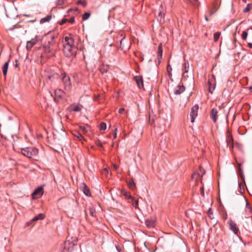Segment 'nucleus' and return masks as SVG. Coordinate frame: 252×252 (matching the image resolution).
I'll list each match as a JSON object with an SVG mask.
<instances>
[{
    "mask_svg": "<svg viewBox=\"0 0 252 252\" xmlns=\"http://www.w3.org/2000/svg\"><path fill=\"white\" fill-rule=\"evenodd\" d=\"M198 109L199 107L197 104L194 105L191 108V111L190 112V117L191 118L190 121L191 123H193L194 122L195 118L197 116Z\"/></svg>",
    "mask_w": 252,
    "mask_h": 252,
    "instance_id": "obj_9",
    "label": "nucleus"
},
{
    "mask_svg": "<svg viewBox=\"0 0 252 252\" xmlns=\"http://www.w3.org/2000/svg\"><path fill=\"white\" fill-rule=\"evenodd\" d=\"M226 141L227 145L229 147V149H232L233 148V139L232 135L229 133L227 134Z\"/></svg>",
    "mask_w": 252,
    "mask_h": 252,
    "instance_id": "obj_12",
    "label": "nucleus"
},
{
    "mask_svg": "<svg viewBox=\"0 0 252 252\" xmlns=\"http://www.w3.org/2000/svg\"><path fill=\"white\" fill-rule=\"evenodd\" d=\"M43 187L44 185H41L34 190L32 194L33 199H37L42 196L44 193Z\"/></svg>",
    "mask_w": 252,
    "mask_h": 252,
    "instance_id": "obj_7",
    "label": "nucleus"
},
{
    "mask_svg": "<svg viewBox=\"0 0 252 252\" xmlns=\"http://www.w3.org/2000/svg\"><path fill=\"white\" fill-rule=\"evenodd\" d=\"M83 191L84 193L87 196H89L91 195L90 190L85 184H83Z\"/></svg>",
    "mask_w": 252,
    "mask_h": 252,
    "instance_id": "obj_21",
    "label": "nucleus"
},
{
    "mask_svg": "<svg viewBox=\"0 0 252 252\" xmlns=\"http://www.w3.org/2000/svg\"><path fill=\"white\" fill-rule=\"evenodd\" d=\"M131 199V203L134 207L135 208H137L138 206V200L136 199L135 198L132 197Z\"/></svg>",
    "mask_w": 252,
    "mask_h": 252,
    "instance_id": "obj_29",
    "label": "nucleus"
},
{
    "mask_svg": "<svg viewBox=\"0 0 252 252\" xmlns=\"http://www.w3.org/2000/svg\"><path fill=\"white\" fill-rule=\"evenodd\" d=\"M250 29H251V30H252V27H251L250 28Z\"/></svg>",
    "mask_w": 252,
    "mask_h": 252,
    "instance_id": "obj_63",
    "label": "nucleus"
},
{
    "mask_svg": "<svg viewBox=\"0 0 252 252\" xmlns=\"http://www.w3.org/2000/svg\"><path fill=\"white\" fill-rule=\"evenodd\" d=\"M52 18V14L47 15L45 17L42 18L40 20V23L43 24L46 22H49Z\"/></svg>",
    "mask_w": 252,
    "mask_h": 252,
    "instance_id": "obj_22",
    "label": "nucleus"
},
{
    "mask_svg": "<svg viewBox=\"0 0 252 252\" xmlns=\"http://www.w3.org/2000/svg\"><path fill=\"white\" fill-rule=\"evenodd\" d=\"M226 216H227V215H226V216H224V218H225V219H227V217H226Z\"/></svg>",
    "mask_w": 252,
    "mask_h": 252,
    "instance_id": "obj_61",
    "label": "nucleus"
},
{
    "mask_svg": "<svg viewBox=\"0 0 252 252\" xmlns=\"http://www.w3.org/2000/svg\"><path fill=\"white\" fill-rule=\"evenodd\" d=\"M185 88L183 85H178L177 88L174 90V94L178 95L184 92Z\"/></svg>",
    "mask_w": 252,
    "mask_h": 252,
    "instance_id": "obj_17",
    "label": "nucleus"
},
{
    "mask_svg": "<svg viewBox=\"0 0 252 252\" xmlns=\"http://www.w3.org/2000/svg\"><path fill=\"white\" fill-rule=\"evenodd\" d=\"M135 186V184L133 181H130L128 183V186L131 189H133Z\"/></svg>",
    "mask_w": 252,
    "mask_h": 252,
    "instance_id": "obj_43",
    "label": "nucleus"
},
{
    "mask_svg": "<svg viewBox=\"0 0 252 252\" xmlns=\"http://www.w3.org/2000/svg\"><path fill=\"white\" fill-rule=\"evenodd\" d=\"M162 56V45L160 43L158 46V51H157V58L158 60V63H160V60L161 59Z\"/></svg>",
    "mask_w": 252,
    "mask_h": 252,
    "instance_id": "obj_16",
    "label": "nucleus"
},
{
    "mask_svg": "<svg viewBox=\"0 0 252 252\" xmlns=\"http://www.w3.org/2000/svg\"><path fill=\"white\" fill-rule=\"evenodd\" d=\"M208 217L210 218V219L213 220L214 219V216H213V212L211 208H209L208 210Z\"/></svg>",
    "mask_w": 252,
    "mask_h": 252,
    "instance_id": "obj_34",
    "label": "nucleus"
},
{
    "mask_svg": "<svg viewBox=\"0 0 252 252\" xmlns=\"http://www.w3.org/2000/svg\"><path fill=\"white\" fill-rule=\"evenodd\" d=\"M79 128L84 133H86L87 132V130H86V128L84 126H80Z\"/></svg>",
    "mask_w": 252,
    "mask_h": 252,
    "instance_id": "obj_46",
    "label": "nucleus"
},
{
    "mask_svg": "<svg viewBox=\"0 0 252 252\" xmlns=\"http://www.w3.org/2000/svg\"><path fill=\"white\" fill-rule=\"evenodd\" d=\"M117 250L120 252V250H119V248H118V247L117 246H116Z\"/></svg>",
    "mask_w": 252,
    "mask_h": 252,
    "instance_id": "obj_57",
    "label": "nucleus"
},
{
    "mask_svg": "<svg viewBox=\"0 0 252 252\" xmlns=\"http://www.w3.org/2000/svg\"><path fill=\"white\" fill-rule=\"evenodd\" d=\"M95 144L96 146L99 147H102L103 145L99 140H97L95 141Z\"/></svg>",
    "mask_w": 252,
    "mask_h": 252,
    "instance_id": "obj_45",
    "label": "nucleus"
},
{
    "mask_svg": "<svg viewBox=\"0 0 252 252\" xmlns=\"http://www.w3.org/2000/svg\"><path fill=\"white\" fill-rule=\"evenodd\" d=\"M89 213L92 217H95V210L94 208H90L89 209Z\"/></svg>",
    "mask_w": 252,
    "mask_h": 252,
    "instance_id": "obj_37",
    "label": "nucleus"
},
{
    "mask_svg": "<svg viewBox=\"0 0 252 252\" xmlns=\"http://www.w3.org/2000/svg\"><path fill=\"white\" fill-rule=\"evenodd\" d=\"M210 117L214 123L217 122L218 119V111L216 108H213L212 109L210 113Z\"/></svg>",
    "mask_w": 252,
    "mask_h": 252,
    "instance_id": "obj_13",
    "label": "nucleus"
},
{
    "mask_svg": "<svg viewBox=\"0 0 252 252\" xmlns=\"http://www.w3.org/2000/svg\"><path fill=\"white\" fill-rule=\"evenodd\" d=\"M104 172L106 173H108V169L106 168L104 169Z\"/></svg>",
    "mask_w": 252,
    "mask_h": 252,
    "instance_id": "obj_53",
    "label": "nucleus"
},
{
    "mask_svg": "<svg viewBox=\"0 0 252 252\" xmlns=\"http://www.w3.org/2000/svg\"><path fill=\"white\" fill-rule=\"evenodd\" d=\"M158 19L161 21L164 18L165 15V12L164 8L162 5H160L158 10Z\"/></svg>",
    "mask_w": 252,
    "mask_h": 252,
    "instance_id": "obj_14",
    "label": "nucleus"
},
{
    "mask_svg": "<svg viewBox=\"0 0 252 252\" xmlns=\"http://www.w3.org/2000/svg\"><path fill=\"white\" fill-rule=\"evenodd\" d=\"M73 134L79 141H82L84 139V137L82 135V134L80 133H79V132H78V131H74V132L73 133Z\"/></svg>",
    "mask_w": 252,
    "mask_h": 252,
    "instance_id": "obj_27",
    "label": "nucleus"
},
{
    "mask_svg": "<svg viewBox=\"0 0 252 252\" xmlns=\"http://www.w3.org/2000/svg\"><path fill=\"white\" fill-rule=\"evenodd\" d=\"M55 93L56 95L60 98H62L64 94V92L60 89L56 90Z\"/></svg>",
    "mask_w": 252,
    "mask_h": 252,
    "instance_id": "obj_28",
    "label": "nucleus"
},
{
    "mask_svg": "<svg viewBox=\"0 0 252 252\" xmlns=\"http://www.w3.org/2000/svg\"><path fill=\"white\" fill-rule=\"evenodd\" d=\"M117 128H115L114 129V131L113 132V138L115 139L117 138Z\"/></svg>",
    "mask_w": 252,
    "mask_h": 252,
    "instance_id": "obj_47",
    "label": "nucleus"
},
{
    "mask_svg": "<svg viewBox=\"0 0 252 252\" xmlns=\"http://www.w3.org/2000/svg\"><path fill=\"white\" fill-rule=\"evenodd\" d=\"M250 10V4H248L247 6L244 9L243 11L244 12H248Z\"/></svg>",
    "mask_w": 252,
    "mask_h": 252,
    "instance_id": "obj_44",
    "label": "nucleus"
},
{
    "mask_svg": "<svg viewBox=\"0 0 252 252\" xmlns=\"http://www.w3.org/2000/svg\"><path fill=\"white\" fill-rule=\"evenodd\" d=\"M43 48L46 53H49L51 52L52 49L49 46H44Z\"/></svg>",
    "mask_w": 252,
    "mask_h": 252,
    "instance_id": "obj_36",
    "label": "nucleus"
},
{
    "mask_svg": "<svg viewBox=\"0 0 252 252\" xmlns=\"http://www.w3.org/2000/svg\"><path fill=\"white\" fill-rule=\"evenodd\" d=\"M77 48L74 46L63 47V51L64 55L66 57H75L77 54Z\"/></svg>",
    "mask_w": 252,
    "mask_h": 252,
    "instance_id": "obj_2",
    "label": "nucleus"
},
{
    "mask_svg": "<svg viewBox=\"0 0 252 252\" xmlns=\"http://www.w3.org/2000/svg\"><path fill=\"white\" fill-rule=\"evenodd\" d=\"M44 218V214L40 213L38 214L37 216H35L32 219V221H36L37 220H43Z\"/></svg>",
    "mask_w": 252,
    "mask_h": 252,
    "instance_id": "obj_26",
    "label": "nucleus"
},
{
    "mask_svg": "<svg viewBox=\"0 0 252 252\" xmlns=\"http://www.w3.org/2000/svg\"><path fill=\"white\" fill-rule=\"evenodd\" d=\"M248 46L251 48H252V43H248Z\"/></svg>",
    "mask_w": 252,
    "mask_h": 252,
    "instance_id": "obj_55",
    "label": "nucleus"
},
{
    "mask_svg": "<svg viewBox=\"0 0 252 252\" xmlns=\"http://www.w3.org/2000/svg\"><path fill=\"white\" fill-rule=\"evenodd\" d=\"M135 80L138 86V87L141 89L143 87V81L142 77L141 76H137L135 77Z\"/></svg>",
    "mask_w": 252,
    "mask_h": 252,
    "instance_id": "obj_18",
    "label": "nucleus"
},
{
    "mask_svg": "<svg viewBox=\"0 0 252 252\" xmlns=\"http://www.w3.org/2000/svg\"><path fill=\"white\" fill-rule=\"evenodd\" d=\"M108 69H109V67L108 65H104L103 64L101 66H100L99 67V71L102 74L107 72L108 71Z\"/></svg>",
    "mask_w": 252,
    "mask_h": 252,
    "instance_id": "obj_24",
    "label": "nucleus"
},
{
    "mask_svg": "<svg viewBox=\"0 0 252 252\" xmlns=\"http://www.w3.org/2000/svg\"><path fill=\"white\" fill-rule=\"evenodd\" d=\"M62 80L64 86V88L66 91H70L71 89V83L69 76L66 73L62 74Z\"/></svg>",
    "mask_w": 252,
    "mask_h": 252,
    "instance_id": "obj_3",
    "label": "nucleus"
},
{
    "mask_svg": "<svg viewBox=\"0 0 252 252\" xmlns=\"http://www.w3.org/2000/svg\"><path fill=\"white\" fill-rule=\"evenodd\" d=\"M183 67V77H185V73H187L189 69V63L188 62L184 61V62L182 64Z\"/></svg>",
    "mask_w": 252,
    "mask_h": 252,
    "instance_id": "obj_15",
    "label": "nucleus"
},
{
    "mask_svg": "<svg viewBox=\"0 0 252 252\" xmlns=\"http://www.w3.org/2000/svg\"><path fill=\"white\" fill-rule=\"evenodd\" d=\"M207 85L209 93L213 94L216 87V79L214 75H212L211 77L209 79Z\"/></svg>",
    "mask_w": 252,
    "mask_h": 252,
    "instance_id": "obj_8",
    "label": "nucleus"
},
{
    "mask_svg": "<svg viewBox=\"0 0 252 252\" xmlns=\"http://www.w3.org/2000/svg\"><path fill=\"white\" fill-rule=\"evenodd\" d=\"M228 224H229V229L232 230L234 234L237 235H238L239 233V229L237 227L236 224L232 220H230L228 222Z\"/></svg>",
    "mask_w": 252,
    "mask_h": 252,
    "instance_id": "obj_10",
    "label": "nucleus"
},
{
    "mask_svg": "<svg viewBox=\"0 0 252 252\" xmlns=\"http://www.w3.org/2000/svg\"><path fill=\"white\" fill-rule=\"evenodd\" d=\"M70 107H71L72 110L75 112H79L81 111V108H82V106H81L80 105L72 104L70 106Z\"/></svg>",
    "mask_w": 252,
    "mask_h": 252,
    "instance_id": "obj_23",
    "label": "nucleus"
},
{
    "mask_svg": "<svg viewBox=\"0 0 252 252\" xmlns=\"http://www.w3.org/2000/svg\"><path fill=\"white\" fill-rule=\"evenodd\" d=\"M238 166H239L238 169L239 175L242 179H244L243 172L242 168H241V164L240 163H238Z\"/></svg>",
    "mask_w": 252,
    "mask_h": 252,
    "instance_id": "obj_32",
    "label": "nucleus"
},
{
    "mask_svg": "<svg viewBox=\"0 0 252 252\" xmlns=\"http://www.w3.org/2000/svg\"><path fill=\"white\" fill-rule=\"evenodd\" d=\"M226 216H227V215H226V216H224V218H225V219H227V217H226Z\"/></svg>",
    "mask_w": 252,
    "mask_h": 252,
    "instance_id": "obj_60",
    "label": "nucleus"
},
{
    "mask_svg": "<svg viewBox=\"0 0 252 252\" xmlns=\"http://www.w3.org/2000/svg\"><path fill=\"white\" fill-rule=\"evenodd\" d=\"M90 13L89 12H85L82 15V19L83 21L87 20L90 16Z\"/></svg>",
    "mask_w": 252,
    "mask_h": 252,
    "instance_id": "obj_33",
    "label": "nucleus"
},
{
    "mask_svg": "<svg viewBox=\"0 0 252 252\" xmlns=\"http://www.w3.org/2000/svg\"><path fill=\"white\" fill-rule=\"evenodd\" d=\"M118 166L116 164H113V168L115 170H117L118 169Z\"/></svg>",
    "mask_w": 252,
    "mask_h": 252,
    "instance_id": "obj_52",
    "label": "nucleus"
},
{
    "mask_svg": "<svg viewBox=\"0 0 252 252\" xmlns=\"http://www.w3.org/2000/svg\"><path fill=\"white\" fill-rule=\"evenodd\" d=\"M145 224L148 228H153L155 226V221L153 220H147L145 221Z\"/></svg>",
    "mask_w": 252,
    "mask_h": 252,
    "instance_id": "obj_19",
    "label": "nucleus"
},
{
    "mask_svg": "<svg viewBox=\"0 0 252 252\" xmlns=\"http://www.w3.org/2000/svg\"><path fill=\"white\" fill-rule=\"evenodd\" d=\"M205 173L204 169L200 167L198 171L192 174L191 176L192 180H194L195 182H197L199 180H201V177Z\"/></svg>",
    "mask_w": 252,
    "mask_h": 252,
    "instance_id": "obj_5",
    "label": "nucleus"
},
{
    "mask_svg": "<svg viewBox=\"0 0 252 252\" xmlns=\"http://www.w3.org/2000/svg\"><path fill=\"white\" fill-rule=\"evenodd\" d=\"M67 22L70 23H71V24L74 23V22H75L74 17H71L70 19H68Z\"/></svg>",
    "mask_w": 252,
    "mask_h": 252,
    "instance_id": "obj_48",
    "label": "nucleus"
},
{
    "mask_svg": "<svg viewBox=\"0 0 252 252\" xmlns=\"http://www.w3.org/2000/svg\"><path fill=\"white\" fill-rule=\"evenodd\" d=\"M123 194L125 196H126V198H128V199H131L132 198V196L129 194V193L128 192H127V191H124L123 192Z\"/></svg>",
    "mask_w": 252,
    "mask_h": 252,
    "instance_id": "obj_39",
    "label": "nucleus"
},
{
    "mask_svg": "<svg viewBox=\"0 0 252 252\" xmlns=\"http://www.w3.org/2000/svg\"><path fill=\"white\" fill-rule=\"evenodd\" d=\"M48 78H49V79H50L51 77L50 76H48Z\"/></svg>",
    "mask_w": 252,
    "mask_h": 252,
    "instance_id": "obj_62",
    "label": "nucleus"
},
{
    "mask_svg": "<svg viewBox=\"0 0 252 252\" xmlns=\"http://www.w3.org/2000/svg\"><path fill=\"white\" fill-rule=\"evenodd\" d=\"M21 153L28 158H32L37 155L38 150L36 148L32 147L21 148Z\"/></svg>",
    "mask_w": 252,
    "mask_h": 252,
    "instance_id": "obj_1",
    "label": "nucleus"
},
{
    "mask_svg": "<svg viewBox=\"0 0 252 252\" xmlns=\"http://www.w3.org/2000/svg\"><path fill=\"white\" fill-rule=\"evenodd\" d=\"M75 245V244L70 240H66L64 242L62 252H71L73 250Z\"/></svg>",
    "mask_w": 252,
    "mask_h": 252,
    "instance_id": "obj_6",
    "label": "nucleus"
},
{
    "mask_svg": "<svg viewBox=\"0 0 252 252\" xmlns=\"http://www.w3.org/2000/svg\"><path fill=\"white\" fill-rule=\"evenodd\" d=\"M205 20L206 21H208V19L207 16H205Z\"/></svg>",
    "mask_w": 252,
    "mask_h": 252,
    "instance_id": "obj_58",
    "label": "nucleus"
},
{
    "mask_svg": "<svg viewBox=\"0 0 252 252\" xmlns=\"http://www.w3.org/2000/svg\"><path fill=\"white\" fill-rule=\"evenodd\" d=\"M78 4H81L83 5V6L84 7H85L87 5V3L84 0H78L77 1V3Z\"/></svg>",
    "mask_w": 252,
    "mask_h": 252,
    "instance_id": "obj_41",
    "label": "nucleus"
},
{
    "mask_svg": "<svg viewBox=\"0 0 252 252\" xmlns=\"http://www.w3.org/2000/svg\"><path fill=\"white\" fill-rule=\"evenodd\" d=\"M125 37H124L120 41V48L122 50H125V49H129V46L128 45L126 47H125Z\"/></svg>",
    "mask_w": 252,
    "mask_h": 252,
    "instance_id": "obj_20",
    "label": "nucleus"
},
{
    "mask_svg": "<svg viewBox=\"0 0 252 252\" xmlns=\"http://www.w3.org/2000/svg\"><path fill=\"white\" fill-rule=\"evenodd\" d=\"M124 111H125V108H120L119 110V113L120 114H123Z\"/></svg>",
    "mask_w": 252,
    "mask_h": 252,
    "instance_id": "obj_51",
    "label": "nucleus"
},
{
    "mask_svg": "<svg viewBox=\"0 0 252 252\" xmlns=\"http://www.w3.org/2000/svg\"><path fill=\"white\" fill-rule=\"evenodd\" d=\"M167 70L168 73H170V72L172 70V67L170 64H168L167 66Z\"/></svg>",
    "mask_w": 252,
    "mask_h": 252,
    "instance_id": "obj_49",
    "label": "nucleus"
},
{
    "mask_svg": "<svg viewBox=\"0 0 252 252\" xmlns=\"http://www.w3.org/2000/svg\"><path fill=\"white\" fill-rule=\"evenodd\" d=\"M248 36V33L246 31H243L242 33V38L244 40H246L247 39Z\"/></svg>",
    "mask_w": 252,
    "mask_h": 252,
    "instance_id": "obj_38",
    "label": "nucleus"
},
{
    "mask_svg": "<svg viewBox=\"0 0 252 252\" xmlns=\"http://www.w3.org/2000/svg\"><path fill=\"white\" fill-rule=\"evenodd\" d=\"M63 47L68 46H74V40L73 36L70 33H68L63 40Z\"/></svg>",
    "mask_w": 252,
    "mask_h": 252,
    "instance_id": "obj_4",
    "label": "nucleus"
},
{
    "mask_svg": "<svg viewBox=\"0 0 252 252\" xmlns=\"http://www.w3.org/2000/svg\"><path fill=\"white\" fill-rule=\"evenodd\" d=\"M243 0V1H244L245 2H246L247 0Z\"/></svg>",
    "mask_w": 252,
    "mask_h": 252,
    "instance_id": "obj_59",
    "label": "nucleus"
},
{
    "mask_svg": "<svg viewBox=\"0 0 252 252\" xmlns=\"http://www.w3.org/2000/svg\"><path fill=\"white\" fill-rule=\"evenodd\" d=\"M8 67V62H5L4 65L2 66V70L4 75H6L7 72Z\"/></svg>",
    "mask_w": 252,
    "mask_h": 252,
    "instance_id": "obj_25",
    "label": "nucleus"
},
{
    "mask_svg": "<svg viewBox=\"0 0 252 252\" xmlns=\"http://www.w3.org/2000/svg\"><path fill=\"white\" fill-rule=\"evenodd\" d=\"M187 3L195 6L197 4L198 0H185Z\"/></svg>",
    "mask_w": 252,
    "mask_h": 252,
    "instance_id": "obj_30",
    "label": "nucleus"
},
{
    "mask_svg": "<svg viewBox=\"0 0 252 252\" xmlns=\"http://www.w3.org/2000/svg\"><path fill=\"white\" fill-rule=\"evenodd\" d=\"M68 21L67 19L66 18H63L61 21L59 22V24L60 25H63L66 22H67Z\"/></svg>",
    "mask_w": 252,
    "mask_h": 252,
    "instance_id": "obj_42",
    "label": "nucleus"
},
{
    "mask_svg": "<svg viewBox=\"0 0 252 252\" xmlns=\"http://www.w3.org/2000/svg\"><path fill=\"white\" fill-rule=\"evenodd\" d=\"M201 194L202 195V196H204V189H203V187L201 188Z\"/></svg>",
    "mask_w": 252,
    "mask_h": 252,
    "instance_id": "obj_54",
    "label": "nucleus"
},
{
    "mask_svg": "<svg viewBox=\"0 0 252 252\" xmlns=\"http://www.w3.org/2000/svg\"><path fill=\"white\" fill-rule=\"evenodd\" d=\"M220 34H221L220 32H219L214 33V40L215 42L218 41V40L220 36Z\"/></svg>",
    "mask_w": 252,
    "mask_h": 252,
    "instance_id": "obj_31",
    "label": "nucleus"
},
{
    "mask_svg": "<svg viewBox=\"0 0 252 252\" xmlns=\"http://www.w3.org/2000/svg\"><path fill=\"white\" fill-rule=\"evenodd\" d=\"M154 122H155V121H154V119H152L151 118V115H150L149 123H150V125H153L154 124Z\"/></svg>",
    "mask_w": 252,
    "mask_h": 252,
    "instance_id": "obj_50",
    "label": "nucleus"
},
{
    "mask_svg": "<svg viewBox=\"0 0 252 252\" xmlns=\"http://www.w3.org/2000/svg\"><path fill=\"white\" fill-rule=\"evenodd\" d=\"M106 129V124L104 122H101L100 124V129L104 130Z\"/></svg>",
    "mask_w": 252,
    "mask_h": 252,
    "instance_id": "obj_35",
    "label": "nucleus"
},
{
    "mask_svg": "<svg viewBox=\"0 0 252 252\" xmlns=\"http://www.w3.org/2000/svg\"><path fill=\"white\" fill-rule=\"evenodd\" d=\"M66 1V0H58L56 4L57 5H62Z\"/></svg>",
    "mask_w": 252,
    "mask_h": 252,
    "instance_id": "obj_40",
    "label": "nucleus"
},
{
    "mask_svg": "<svg viewBox=\"0 0 252 252\" xmlns=\"http://www.w3.org/2000/svg\"><path fill=\"white\" fill-rule=\"evenodd\" d=\"M249 89H250V91H251V92H252V87H250L249 88Z\"/></svg>",
    "mask_w": 252,
    "mask_h": 252,
    "instance_id": "obj_56",
    "label": "nucleus"
},
{
    "mask_svg": "<svg viewBox=\"0 0 252 252\" xmlns=\"http://www.w3.org/2000/svg\"><path fill=\"white\" fill-rule=\"evenodd\" d=\"M38 42L37 36L32 38L31 40L27 41L26 48L28 50H31L32 47Z\"/></svg>",
    "mask_w": 252,
    "mask_h": 252,
    "instance_id": "obj_11",
    "label": "nucleus"
}]
</instances>
